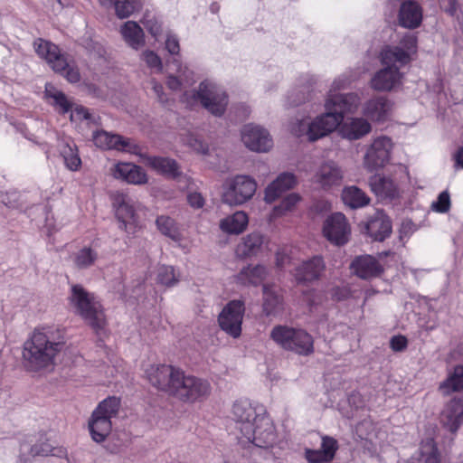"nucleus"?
<instances>
[{
    "label": "nucleus",
    "instance_id": "1",
    "mask_svg": "<svg viewBox=\"0 0 463 463\" xmlns=\"http://www.w3.org/2000/svg\"><path fill=\"white\" fill-rule=\"evenodd\" d=\"M358 104L359 97L354 93L330 94L325 104L326 112L308 125V139L316 141L339 126L341 135L348 140H357L368 135L372 126L365 118H351L343 122L345 114L353 112Z\"/></svg>",
    "mask_w": 463,
    "mask_h": 463
},
{
    "label": "nucleus",
    "instance_id": "2",
    "mask_svg": "<svg viewBox=\"0 0 463 463\" xmlns=\"http://www.w3.org/2000/svg\"><path fill=\"white\" fill-rule=\"evenodd\" d=\"M64 343L65 331L61 326L46 324L35 327L24 345V365L32 371L51 367Z\"/></svg>",
    "mask_w": 463,
    "mask_h": 463
},
{
    "label": "nucleus",
    "instance_id": "3",
    "mask_svg": "<svg viewBox=\"0 0 463 463\" xmlns=\"http://www.w3.org/2000/svg\"><path fill=\"white\" fill-rule=\"evenodd\" d=\"M232 414L248 441L259 448H269L275 443L274 426L262 405L247 400L237 401L233 404Z\"/></svg>",
    "mask_w": 463,
    "mask_h": 463
},
{
    "label": "nucleus",
    "instance_id": "4",
    "mask_svg": "<svg viewBox=\"0 0 463 463\" xmlns=\"http://www.w3.org/2000/svg\"><path fill=\"white\" fill-rule=\"evenodd\" d=\"M71 308L95 331L106 326V316L99 300L80 285H72L69 297Z\"/></svg>",
    "mask_w": 463,
    "mask_h": 463
},
{
    "label": "nucleus",
    "instance_id": "5",
    "mask_svg": "<svg viewBox=\"0 0 463 463\" xmlns=\"http://www.w3.org/2000/svg\"><path fill=\"white\" fill-rule=\"evenodd\" d=\"M120 405V399L111 396L101 401L94 409L88 420V429L95 442H103L109 437L112 430L111 420L117 417Z\"/></svg>",
    "mask_w": 463,
    "mask_h": 463
},
{
    "label": "nucleus",
    "instance_id": "6",
    "mask_svg": "<svg viewBox=\"0 0 463 463\" xmlns=\"http://www.w3.org/2000/svg\"><path fill=\"white\" fill-rule=\"evenodd\" d=\"M33 46L36 53L44 59L55 72L61 74L71 83L80 81L79 69L69 64L65 54L61 52L58 45L38 38L34 41Z\"/></svg>",
    "mask_w": 463,
    "mask_h": 463
},
{
    "label": "nucleus",
    "instance_id": "7",
    "mask_svg": "<svg viewBox=\"0 0 463 463\" xmlns=\"http://www.w3.org/2000/svg\"><path fill=\"white\" fill-rule=\"evenodd\" d=\"M178 378L172 395L184 402H203L212 393V385L206 379L186 375L182 370Z\"/></svg>",
    "mask_w": 463,
    "mask_h": 463
},
{
    "label": "nucleus",
    "instance_id": "8",
    "mask_svg": "<svg viewBox=\"0 0 463 463\" xmlns=\"http://www.w3.org/2000/svg\"><path fill=\"white\" fill-rule=\"evenodd\" d=\"M271 339L287 350L299 354H308L313 351V339L307 332L286 326H277L270 332Z\"/></svg>",
    "mask_w": 463,
    "mask_h": 463
},
{
    "label": "nucleus",
    "instance_id": "9",
    "mask_svg": "<svg viewBox=\"0 0 463 463\" xmlns=\"http://www.w3.org/2000/svg\"><path fill=\"white\" fill-rule=\"evenodd\" d=\"M190 97L199 100L204 109L216 117L222 116L228 105L226 92L207 80L202 81L198 90L192 91Z\"/></svg>",
    "mask_w": 463,
    "mask_h": 463
},
{
    "label": "nucleus",
    "instance_id": "10",
    "mask_svg": "<svg viewBox=\"0 0 463 463\" xmlns=\"http://www.w3.org/2000/svg\"><path fill=\"white\" fill-rule=\"evenodd\" d=\"M256 181L246 175L227 178L222 185V203H247L255 194Z\"/></svg>",
    "mask_w": 463,
    "mask_h": 463
},
{
    "label": "nucleus",
    "instance_id": "11",
    "mask_svg": "<svg viewBox=\"0 0 463 463\" xmlns=\"http://www.w3.org/2000/svg\"><path fill=\"white\" fill-rule=\"evenodd\" d=\"M181 370L164 364H147L144 366V378L155 388L168 394L173 393Z\"/></svg>",
    "mask_w": 463,
    "mask_h": 463
},
{
    "label": "nucleus",
    "instance_id": "12",
    "mask_svg": "<svg viewBox=\"0 0 463 463\" xmlns=\"http://www.w3.org/2000/svg\"><path fill=\"white\" fill-rule=\"evenodd\" d=\"M417 37L412 34L405 35L397 46H386L381 53V62L383 65L398 68L409 64L411 61V54L416 52Z\"/></svg>",
    "mask_w": 463,
    "mask_h": 463
},
{
    "label": "nucleus",
    "instance_id": "13",
    "mask_svg": "<svg viewBox=\"0 0 463 463\" xmlns=\"http://www.w3.org/2000/svg\"><path fill=\"white\" fill-rule=\"evenodd\" d=\"M392 146V141L388 137L374 138L364 155V167L369 172H373L385 166L390 161Z\"/></svg>",
    "mask_w": 463,
    "mask_h": 463
},
{
    "label": "nucleus",
    "instance_id": "14",
    "mask_svg": "<svg viewBox=\"0 0 463 463\" xmlns=\"http://www.w3.org/2000/svg\"><path fill=\"white\" fill-rule=\"evenodd\" d=\"M244 311L243 301H230L219 315L218 321L221 328L231 336L234 338L239 337L241 333Z\"/></svg>",
    "mask_w": 463,
    "mask_h": 463
},
{
    "label": "nucleus",
    "instance_id": "15",
    "mask_svg": "<svg viewBox=\"0 0 463 463\" xmlns=\"http://www.w3.org/2000/svg\"><path fill=\"white\" fill-rule=\"evenodd\" d=\"M323 234L331 243L344 245L349 241L351 227L343 213H335L326 219Z\"/></svg>",
    "mask_w": 463,
    "mask_h": 463
},
{
    "label": "nucleus",
    "instance_id": "16",
    "mask_svg": "<svg viewBox=\"0 0 463 463\" xmlns=\"http://www.w3.org/2000/svg\"><path fill=\"white\" fill-rule=\"evenodd\" d=\"M361 226L371 239L377 241H384L392 232L390 218L382 211H376L366 221L363 222Z\"/></svg>",
    "mask_w": 463,
    "mask_h": 463
},
{
    "label": "nucleus",
    "instance_id": "17",
    "mask_svg": "<svg viewBox=\"0 0 463 463\" xmlns=\"http://www.w3.org/2000/svg\"><path fill=\"white\" fill-rule=\"evenodd\" d=\"M241 140L249 149L256 152H267L273 145L272 139L266 129L251 124L243 127Z\"/></svg>",
    "mask_w": 463,
    "mask_h": 463
},
{
    "label": "nucleus",
    "instance_id": "18",
    "mask_svg": "<svg viewBox=\"0 0 463 463\" xmlns=\"http://www.w3.org/2000/svg\"><path fill=\"white\" fill-rule=\"evenodd\" d=\"M338 449V442L330 436L321 437L319 449L305 448L304 457L308 463H330L335 458Z\"/></svg>",
    "mask_w": 463,
    "mask_h": 463
},
{
    "label": "nucleus",
    "instance_id": "19",
    "mask_svg": "<svg viewBox=\"0 0 463 463\" xmlns=\"http://www.w3.org/2000/svg\"><path fill=\"white\" fill-rule=\"evenodd\" d=\"M403 74L398 68L385 66L371 79V87L378 91H391L402 84Z\"/></svg>",
    "mask_w": 463,
    "mask_h": 463
},
{
    "label": "nucleus",
    "instance_id": "20",
    "mask_svg": "<svg viewBox=\"0 0 463 463\" xmlns=\"http://www.w3.org/2000/svg\"><path fill=\"white\" fill-rule=\"evenodd\" d=\"M388 254L389 253L379 254V260L370 255L358 257L354 260L352 267L356 275L362 279L376 277L383 272V269L381 262Z\"/></svg>",
    "mask_w": 463,
    "mask_h": 463
},
{
    "label": "nucleus",
    "instance_id": "21",
    "mask_svg": "<svg viewBox=\"0 0 463 463\" xmlns=\"http://www.w3.org/2000/svg\"><path fill=\"white\" fill-rule=\"evenodd\" d=\"M297 177L293 173H281L265 189V203H272L284 193L295 187Z\"/></svg>",
    "mask_w": 463,
    "mask_h": 463
},
{
    "label": "nucleus",
    "instance_id": "22",
    "mask_svg": "<svg viewBox=\"0 0 463 463\" xmlns=\"http://www.w3.org/2000/svg\"><path fill=\"white\" fill-rule=\"evenodd\" d=\"M399 24L402 27L415 29L422 22V8L415 1L403 2L398 14Z\"/></svg>",
    "mask_w": 463,
    "mask_h": 463
},
{
    "label": "nucleus",
    "instance_id": "23",
    "mask_svg": "<svg viewBox=\"0 0 463 463\" xmlns=\"http://www.w3.org/2000/svg\"><path fill=\"white\" fill-rule=\"evenodd\" d=\"M392 109L390 100L385 97H375L365 102L363 113L369 119L375 122L387 120Z\"/></svg>",
    "mask_w": 463,
    "mask_h": 463
},
{
    "label": "nucleus",
    "instance_id": "24",
    "mask_svg": "<svg viewBox=\"0 0 463 463\" xmlns=\"http://www.w3.org/2000/svg\"><path fill=\"white\" fill-rule=\"evenodd\" d=\"M265 245L264 236L257 232L242 237L235 248V253L240 258L252 257L259 254Z\"/></svg>",
    "mask_w": 463,
    "mask_h": 463
},
{
    "label": "nucleus",
    "instance_id": "25",
    "mask_svg": "<svg viewBox=\"0 0 463 463\" xmlns=\"http://www.w3.org/2000/svg\"><path fill=\"white\" fill-rule=\"evenodd\" d=\"M324 269V262L320 257L303 261L292 272L298 283L312 281L317 279Z\"/></svg>",
    "mask_w": 463,
    "mask_h": 463
},
{
    "label": "nucleus",
    "instance_id": "26",
    "mask_svg": "<svg viewBox=\"0 0 463 463\" xmlns=\"http://www.w3.org/2000/svg\"><path fill=\"white\" fill-rule=\"evenodd\" d=\"M114 176L135 184H146L147 182V176L144 169L131 163H118L115 165Z\"/></svg>",
    "mask_w": 463,
    "mask_h": 463
},
{
    "label": "nucleus",
    "instance_id": "27",
    "mask_svg": "<svg viewBox=\"0 0 463 463\" xmlns=\"http://www.w3.org/2000/svg\"><path fill=\"white\" fill-rule=\"evenodd\" d=\"M249 217L246 213L238 211L227 215L219 222L220 230L229 235H239L248 227Z\"/></svg>",
    "mask_w": 463,
    "mask_h": 463
},
{
    "label": "nucleus",
    "instance_id": "28",
    "mask_svg": "<svg viewBox=\"0 0 463 463\" xmlns=\"http://www.w3.org/2000/svg\"><path fill=\"white\" fill-rule=\"evenodd\" d=\"M442 422L451 431L456 432L463 422V398L449 402L442 412Z\"/></svg>",
    "mask_w": 463,
    "mask_h": 463
},
{
    "label": "nucleus",
    "instance_id": "29",
    "mask_svg": "<svg viewBox=\"0 0 463 463\" xmlns=\"http://www.w3.org/2000/svg\"><path fill=\"white\" fill-rule=\"evenodd\" d=\"M146 164L156 172L168 178H176L181 175L180 167L175 159L163 156H146Z\"/></svg>",
    "mask_w": 463,
    "mask_h": 463
},
{
    "label": "nucleus",
    "instance_id": "30",
    "mask_svg": "<svg viewBox=\"0 0 463 463\" xmlns=\"http://www.w3.org/2000/svg\"><path fill=\"white\" fill-rule=\"evenodd\" d=\"M115 214L119 228L128 234H134L138 228V221L132 204H116Z\"/></svg>",
    "mask_w": 463,
    "mask_h": 463
},
{
    "label": "nucleus",
    "instance_id": "31",
    "mask_svg": "<svg viewBox=\"0 0 463 463\" xmlns=\"http://www.w3.org/2000/svg\"><path fill=\"white\" fill-rule=\"evenodd\" d=\"M341 179V170L332 162L322 165L315 175L316 183L324 189L338 184Z\"/></svg>",
    "mask_w": 463,
    "mask_h": 463
},
{
    "label": "nucleus",
    "instance_id": "32",
    "mask_svg": "<svg viewBox=\"0 0 463 463\" xmlns=\"http://www.w3.org/2000/svg\"><path fill=\"white\" fill-rule=\"evenodd\" d=\"M282 309V298L279 290L271 285L263 286V311L273 315Z\"/></svg>",
    "mask_w": 463,
    "mask_h": 463
},
{
    "label": "nucleus",
    "instance_id": "33",
    "mask_svg": "<svg viewBox=\"0 0 463 463\" xmlns=\"http://www.w3.org/2000/svg\"><path fill=\"white\" fill-rule=\"evenodd\" d=\"M120 32L126 43L132 48L138 49L144 44V32L137 23L126 22Z\"/></svg>",
    "mask_w": 463,
    "mask_h": 463
},
{
    "label": "nucleus",
    "instance_id": "34",
    "mask_svg": "<svg viewBox=\"0 0 463 463\" xmlns=\"http://www.w3.org/2000/svg\"><path fill=\"white\" fill-rule=\"evenodd\" d=\"M27 450H29L28 454L33 457L49 455L60 456L62 453L61 449L54 448L49 440H40L31 447H29L27 443H23L20 447L21 454L25 457Z\"/></svg>",
    "mask_w": 463,
    "mask_h": 463
},
{
    "label": "nucleus",
    "instance_id": "35",
    "mask_svg": "<svg viewBox=\"0 0 463 463\" xmlns=\"http://www.w3.org/2000/svg\"><path fill=\"white\" fill-rule=\"evenodd\" d=\"M268 270L262 265L247 266L238 275V280L244 285H257L267 276Z\"/></svg>",
    "mask_w": 463,
    "mask_h": 463
},
{
    "label": "nucleus",
    "instance_id": "36",
    "mask_svg": "<svg viewBox=\"0 0 463 463\" xmlns=\"http://www.w3.org/2000/svg\"><path fill=\"white\" fill-rule=\"evenodd\" d=\"M372 191L381 199H394L398 194L395 183L385 177H379L371 182Z\"/></svg>",
    "mask_w": 463,
    "mask_h": 463
},
{
    "label": "nucleus",
    "instance_id": "37",
    "mask_svg": "<svg viewBox=\"0 0 463 463\" xmlns=\"http://www.w3.org/2000/svg\"><path fill=\"white\" fill-rule=\"evenodd\" d=\"M463 389V366L458 365L448 378L440 383L439 390L445 395Z\"/></svg>",
    "mask_w": 463,
    "mask_h": 463
},
{
    "label": "nucleus",
    "instance_id": "38",
    "mask_svg": "<svg viewBox=\"0 0 463 463\" xmlns=\"http://www.w3.org/2000/svg\"><path fill=\"white\" fill-rule=\"evenodd\" d=\"M156 226L161 233L172 239L183 247V236L177 230L175 221L168 216H160L156 219Z\"/></svg>",
    "mask_w": 463,
    "mask_h": 463
},
{
    "label": "nucleus",
    "instance_id": "39",
    "mask_svg": "<svg viewBox=\"0 0 463 463\" xmlns=\"http://www.w3.org/2000/svg\"><path fill=\"white\" fill-rule=\"evenodd\" d=\"M45 96L53 99L52 105L56 108L60 114L64 115L71 111L73 104L67 99L62 91L57 90L52 86H46Z\"/></svg>",
    "mask_w": 463,
    "mask_h": 463
},
{
    "label": "nucleus",
    "instance_id": "40",
    "mask_svg": "<svg viewBox=\"0 0 463 463\" xmlns=\"http://www.w3.org/2000/svg\"><path fill=\"white\" fill-rule=\"evenodd\" d=\"M73 264L78 269H88L92 266L98 259L96 250L89 247H83L71 256Z\"/></svg>",
    "mask_w": 463,
    "mask_h": 463
},
{
    "label": "nucleus",
    "instance_id": "41",
    "mask_svg": "<svg viewBox=\"0 0 463 463\" xmlns=\"http://www.w3.org/2000/svg\"><path fill=\"white\" fill-rule=\"evenodd\" d=\"M93 142L97 146L102 149L117 150L118 143L121 142V136L100 130L94 133Z\"/></svg>",
    "mask_w": 463,
    "mask_h": 463
},
{
    "label": "nucleus",
    "instance_id": "42",
    "mask_svg": "<svg viewBox=\"0 0 463 463\" xmlns=\"http://www.w3.org/2000/svg\"><path fill=\"white\" fill-rule=\"evenodd\" d=\"M180 274L173 266L159 265L156 269V280L163 286L173 287L179 281Z\"/></svg>",
    "mask_w": 463,
    "mask_h": 463
},
{
    "label": "nucleus",
    "instance_id": "43",
    "mask_svg": "<svg viewBox=\"0 0 463 463\" xmlns=\"http://www.w3.org/2000/svg\"><path fill=\"white\" fill-rule=\"evenodd\" d=\"M103 4H114L116 14L123 19L130 16L137 8V0H101Z\"/></svg>",
    "mask_w": 463,
    "mask_h": 463
},
{
    "label": "nucleus",
    "instance_id": "44",
    "mask_svg": "<svg viewBox=\"0 0 463 463\" xmlns=\"http://www.w3.org/2000/svg\"><path fill=\"white\" fill-rule=\"evenodd\" d=\"M66 166L72 171H77L81 165V159L78 154V149L70 145H66L61 151Z\"/></svg>",
    "mask_w": 463,
    "mask_h": 463
},
{
    "label": "nucleus",
    "instance_id": "45",
    "mask_svg": "<svg viewBox=\"0 0 463 463\" xmlns=\"http://www.w3.org/2000/svg\"><path fill=\"white\" fill-rule=\"evenodd\" d=\"M343 203H370V198L358 187H345L342 193Z\"/></svg>",
    "mask_w": 463,
    "mask_h": 463
},
{
    "label": "nucleus",
    "instance_id": "46",
    "mask_svg": "<svg viewBox=\"0 0 463 463\" xmlns=\"http://www.w3.org/2000/svg\"><path fill=\"white\" fill-rule=\"evenodd\" d=\"M420 453L425 463H439L438 450L433 439H428L421 443Z\"/></svg>",
    "mask_w": 463,
    "mask_h": 463
},
{
    "label": "nucleus",
    "instance_id": "47",
    "mask_svg": "<svg viewBox=\"0 0 463 463\" xmlns=\"http://www.w3.org/2000/svg\"><path fill=\"white\" fill-rule=\"evenodd\" d=\"M118 151L128 152L136 156H143V148L140 145L134 142L130 138H127L121 136V142L118 143Z\"/></svg>",
    "mask_w": 463,
    "mask_h": 463
},
{
    "label": "nucleus",
    "instance_id": "48",
    "mask_svg": "<svg viewBox=\"0 0 463 463\" xmlns=\"http://www.w3.org/2000/svg\"><path fill=\"white\" fill-rule=\"evenodd\" d=\"M143 58L149 68L156 69L158 71H162L161 59L156 52L146 51L143 53Z\"/></svg>",
    "mask_w": 463,
    "mask_h": 463
},
{
    "label": "nucleus",
    "instance_id": "49",
    "mask_svg": "<svg viewBox=\"0 0 463 463\" xmlns=\"http://www.w3.org/2000/svg\"><path fill=\"white\" fill-rule=\"evenodd\" d=\"M90 118L91 115L89 112V109L81 105L76 106L73 110L71 109L70 116L71 121H82L90 119Z\"/></svg>",
    "mask_w": 463,
    "mask_h": 463
},
{
    "label": "nucleus",
    "instance_id": "50",
    "mask_svg": "<svg viewBox=\"0 0 463 463\" xmlns=\"http://www.w3.org/2000/svg\"><path fill=\"white\" fill-rule=\"evenodd\" d=\"M415 231L416 226L411 221H403L399 231L400 240L404 242Z\"/></svg>",
    "mask_w": 463,
    "mask_h": 463
},
{
    "label": "nucleus",
    "instance_id": "51",
    "mask_svg": "<svg viewBox=\"0 0 463 463\" xmlns=\"http://www.w3.org/2000/svg\"><path fill=\"white\" fill-rule=\"evenodd\" d=\"M407 338L401 335L392 336L390 341L391 348L395 352L403 351L407 347Z\"/></svg>",
    "mask_w": 463,
    "mask_h": 463
},
{
    "label": "nucleus",
    "instance_id": "52",
    "mask_svg": "<svg viewBox=\"0 0 463 463\" xmlns=\"http://www.w3.org/2000/svg\"><path fill=\"white\" fill-rule=\"evenodd\" d=\"M165 48L169 53L173 55L178 54L180 51L178 39L174 35H168L165 40Z\"/></svg>",
    "mask_w": 463,
    "mask_h": 463
},
{
    "label": "nucleus",
    "instance_id": "53",
    "mask_svg": "<svg viewBox=\"0 0 463 463\" xmlns=\"http://www.w3.org/2000/svg\"><path fill=\"white\" fill-rule=\"evenodd\" d=\"M441 8L450 16H454L458 10L457 0H439Z\"/></svg>",
    "mask_w": 463,
    "mask_h": 463
},
{
    "label": "nucleus",
    "instance_id": "54",
    "mask_svg": "<svg viewBox=\"0 0 463 463\" xmlns=\"http://www.w3.org/2000/svg\"><path fill=\"white\" fill-rule=\"evenodd\" d=\"M189 145L198 153L206 154L208 152V146L197 138H191Z\"/></svg>",
    "mask_w": 463,
    "mask_h": 463
},
{
    "label": "nucleus",
    "instance_id": "55",
    "mask_svg": "<svg viewBox=\"0 0 463 463\" xmlns=\"http://www.w3.org/2000/svg\"><path fill=\"white\" fill-rule=\"evenodd\" d=\"M151 84H152L153 90H154L155 93L156 94L159 101L162 103L166 102L167 99L164 93L163 85L161 83L157 82L156 80H152Z\"/></svg>",
    "mask_w": 463,
    "mask_h": 463
},
{
    "label": "nucleus",
    "instance_id": "56",
    "mask_svg": "<svg viewBox=\"0 0 463 463\" xmlns=\"http://www.w3.org/2000/svg\"><path fill=\"white\" fill-rule=\"evenodd\" d=\"M290 262V258L284 252L279 251L276 255V265L279 269H283Z\"/></svg>",
    "mask_w": 463,
    "mask_h": 463
},
{
    "label": "nucleus",
    "instance_id": "57",
    "mask_svg": "<svg viewBox=\"0 0 463 463\" xmlns=\"http://www.w3.org/2000/svg\"><path fill=\"white\" fill-rule=\"evenodd\" d=\"M166 85L170 90H177L181 88L182 83L176 76L170 75L167 78Z\"/></svg>",
    "mask_w": 463,
    "mask_h": 463
},
{
    "label": "nucleus",
    "instance_id": "58",
    "mask_svg": "<svg viewBox=\"0 0 463 463\" xmlns=\"http://www.w3.org/2000/svg\"><path fill=\"white\" fill-rule=\"evenodd\" d=\"M187 203H204V198L200 193L194 192L187 194Z\"/></svg>",
    "mask_w": 463,
    "mask_h": 463
},
{
    "label": "nucleus",
    "instance_id": "59",
    "mask_svg": "<svg viewBox=\"0 0 463 463\" xmlns=\"http://www.w3.org/2000/svg\"><path fill=\"white\" fill-rule=\"evenodd\" d=\"M450 204H431V211L438 213L449 212Z\"/></svg>",
    "mask_w": 463,
    "mask_h": 463
},
{
    "label": "nucleus",
    "instance_id": "60",
    "mask_svg": "<svg viewBox=\"0 0 463 463\" xmlns=\"http://www.w3.org/2000/svg\"><path fill=\"white\" fill-rule=\"evenodd\" d=\"M290 204H279L278 206H276L274 208V215L275 216H279V215H282L284 213V209L285 211H290Z\"/></svg>",
    "mask_w": 463,
    "mask_h": 463
},
{
    "label": "nucleus",
    "instance_id": "61",
    "mask_svg": "<svg viewBox=\"0 0 463 463\" xmlns=\"http://www.w3.org/2000/svg\"><path fill=\"white\" fill-rule=\"evenodd\" d=\"M457 165L463 168V147H459L454 156Z\"/></svg>",
    "mask_w": 463,
    "mask_h": 463
},
{
    "label": "nucleus",
    "instance_id": "62",
    "mask_svg": "<svg viewBox=\"0 0 463 463\" xmlns=\"http://www.w3.org/2000/svg\"><path fill=\"white\" fill-rule=\"evenodd\" d=\"M435 203H450V195L448 191L441 192Z\"/></svg>",
    "mask_w": 463,
    "mask_h": 463
},
{
    "label": "nucleus",
    "instance_id": "63",
    "mask_svg": "<svg viewBox=\"0 0 463 463\" xmlns=\"http://www.w3.org/2000/svg\"><path fill=\"white\" fill-rule=\"evenodd\" d=\"M300 201V197L298 194H290L288 197H287L282 203H298Z\"/></svg>",
    "mask_w": 463,
    "mask_h": 463
},
{
    "label": "nucleus",
    "instance_id": "64",
    "mask_svg": "<svg viewBox=\"0 0 463 463\" xmlns=\"http://www.w3.org/2000/svg\"><path fill=\"white\" fill-rule=\"evenodd\" d=\"M148 31L153 36H156L160 32V26L153 25L148 28Z\"/></svg>",
    "mask_w": 463,
    "mask_h": 463
}]
</instances>
